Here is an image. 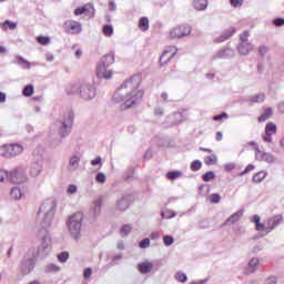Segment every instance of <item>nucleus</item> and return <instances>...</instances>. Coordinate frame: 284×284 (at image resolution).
I'll return each instance as SVG.
<instances>
[{
    "mask_svg": "<svg viewBox=\"0 0 284 284\" xmlns=\"http://www.w3.org/2000/svg\"><path fill=\"white\" fill-rule=\"evenodd\" d=\"M2 28L3 30H16L17 29V23L16 22H12L10 20H6L3 23H2Z\"/></svg>",
    "mask_w": 284,
    "mask_h": 284,
    "instance_id": "2f4dec72",
    "label": "nucleus"
},
{
    "mask_svg": "<svg viewBox=\"0 0 284 284\" xmlns=\"http://www.w3.org/2000/svg\"><path fill=\"white\" fill-rule=\"evenodd\" d=\"M260 159L261 161H266V163H272L274 161V158L268 153L260 152Z\"/></svg>",
    "mask_w": 284,
    "mask_h": 284,
    "instance_id": "f704fd0d",
    "label": "nucleus"
},
{
    "mask_svg": "<svg viewBox=\"0 0 284 284\" xmlns=\"http://www.w3.org/2000/svg\"><path fill=\"white\" fill-rule=\"evenodd\" d=\"M230 3L233 8H241V6H243V0H230Z\"/></svg>",
    "mask_w": 284,
    "mask_h": 284,
    "instance_id": "09e8293b",
    "label": "nucleus"
},
{
    "mask_svg": "<svg viewBox=\"0 0 284 284\" xmlns=\"http://www.w3.org/2000/svg\"><path fill=\"white\" fill-rule=\"evenodd\" d=\"M67 34H79L81 32V24L79 21L67 20L63 24Z\"/></svg>",
    "mask_w": 284,
    "mask_h": 284,
    "instance_id": "0eeeda50",
    "label": "nucleus"
},
{
    "mask_svg": "<svg viewBox=\"0 0 284 284\" xmlns=\"http://www.w3.org/2000/svg\"><path fill=\"white\" fill-rule=\"evenodd\" d=\"M48 272H59L61 270V267L54 265V264H50L47 267Z\"/></svg>",
    "mask_w": 284,
    "mask_h": 284,
    "instance_id": "603ef678",
    "label": "nucleus"
},
{
    "mask_svg": "<svg viewBox=\"0 0 284 284\" xmlns=\"http://www.w3.org/2000/svg\"><path fill=\"white\" fill-rule=\"evenodd\" d=\"M224 170H225L226 172H232V170H234V165H233V164H226V165L224 166Z\"/></svg>",
    "mask_w": 284,
    "mask_h": 284,
    "instance_id": "0e129e2a",
    "label": "nucleus"
},
{
    "mask_svg": "<svg viewBox=\"0 0 284 284\" xmlns=\"http://www.w3.org/2000/svg\"><path fill=\"white\" fill-rule=\"evenodd\" d=\"M175 280L179 282V283H185L187 281V275L183 272H178L175 274Z\"/></svg>",
    "mask_w": 284,
    "mask_h": 284,
    "instance_id": "c9c22d12",
    "label": "nucleus"
},
{
    "mask_svg": "<svg viewBox=\"0 0 284 284\" xmlns=\"http://www.w3.org/2000/svg\"><path fill=\"white\" fill-rule=\"evenodd\" d=\"M210 203H221V195L219 193H213L209 196Z\"/></svg>",
    "mask_w": 284,
    "mask_h": 284,
    "instance_id": "4c0bfd02",
    "label": "nucleus"
},
{
    "mask_svg": "<svg viewBox=\"0 0 284 284\" xmlns=\"http://www.w3.org/2000/svg\"><path fill=\"white\" fill-rule=\"evenodd\" d=\"M92 4H90V3H87V4H84L83 7H79V8H77L74 11H73V14L75 16V17H79V16H81V14H87V12H90V10H92Z\"/></svg>",
    "mask_w": 284,
    "mask_h": 284,
    "instance_id": "6ab92c4d",
    "label": "nucleus"
},
{
    "mask_svg": "<svg viewBox=\"0 0 284 284\" xmlns=\"http://www.w3.org/2000/svg\"><path fill=\"white\" fill-rule=\"evenodd\" d=\"M240 39L242 43H246L247 39H250V31H244L242 34H240Z\"/></svg>",
    "mask_w": 284,
    "mask_h": 284,
    "instance_id": "de8ad7c7",
    "label": "nucleus"
},
{
    "mask_svg": "<svg viewBox=\"0 0 284 284\" xmlns=\"http://www.w3.org/2000/svg\"><path fill=\"white\" fill-rule=\"evenodd\" d=\"M141 83H143V75L141 73L133 74L126 79L113 94V102L122 103L121 110H130V108L141 103L143 97H145V91L140 89Z\"/></svg>",
    "mask_w": 284,
    "mask_h": 284,
    "instance_id": "f257e3e1",
    "label": "nucleus"
},
{
    "mask_svg": "<svg viewBox=\"0 0 284 284\" xmlns=\"http://www.w3.org/2000/svg\"><path fill=\"white\" fill-rule=\"evenodd\" d=\"M274 26H276L277 28H281V26H284V19L283 18L275 19Z\"/></svg>",
    "mask_w": 284,
    "mask_h": 284,
    "instance_id": "5fc2aeb1",
    "label": "nucleus"
},
{
    "mask_svg": "<svg viewBox=\"0 0 284 284\" xmlns=\"http://www.w3.org/2000/svg\"><path fill=\"white\" fill-rule=\"evenodd\" d=\"M252 222L255 223V230L257 232H265V224L261 223V216L254 215Z\"/></svg>",
    "mask_w": 284,
    "mask_h": 284,
    "instance_id": "4be33fe9",
    "label": "nucleus"
},
{
    "mask_svg": "<svg viewBox=\"0 0 284 284\" xmlns=\"http://www.w3.org/2000/svg\"><path fill=\"white\" fill-rule=\"evenodd\" d=\"M74 121V113L69 112L62 122V128L60 129L61 136H68L70 134V129L72 128V123Z\"/></svg>",
    "mask_w": 284,
    "mask_h": 284,
    "instance_id": "6e6552de",
    "label": "nucleus"
},
{
    "mask_svg": "<svg viewBox=\"0 0 284 284\" xmlns=\"http://www.w3.org/2000/svg\"><path fill=\"white\" fill-rule=\"evenodd\" d=\"M276 124L274 122H268L265 126V134L263 136L266 143H272V135L276 133Z\"/></svg>",
    "mask_w": 284,
    "mask_h": 284,
    "instance_id": "9b49d317",
    "label": "nucleus"
},
{
    "mask_svg": "<svg viewBox=\"0 0 284 284\" xmlns=\"http://www.w3.org/2000/svg\"><path fill=\"white\" fill-rule=\"evenodd\" d=\"M68 258H70V253H68V252H62L58 255V261L60 263H65V261H68Z\"/></svg>",
    "mask_w": 284,
    "mask_h": 284,
    "instance_id": "ea45409f",
    "label": "nucleus"
},
{
    "mask_svg": "<svg viewBox=\"0 0 284 284\" xmlns=\"http://www.w3.org/2000/svg\"><path fill=\"white\" fill-rule=\"evenodd\" d=\"M34 260L30 258V260H23L22 261V270H26V267H28L27 271H24V274H30L32 272V270H34Z\"/></svg>",
    "mask_w": 284,
    "mask_h": 284,
    "instance_id": "a211bd4d",
    "label": "nucleus"
},
{
    "mask_svg": "<svg viewBox=\"0 0 284 284\" xmlns=\"http://www.w3.org/2000/svg\"><path fill=\"white\" fill-rule=\"evenodd\" d=\"M278 110H280V112H281L282 114H284V102H281V103L278 104Z\"/></svg>",
    "mask_w": 284,
    "mask_h": 284,
    "instance_id": "338daca9",
    "label": "nucleus"
},
{
    "mask_svg": "<svg viewBox=\"0 0 284 284\" xmlns=\"http://www.w3.org/2000/svg\"><path fill=\"white\" fill-rule=\"evenodd\" d=\"M99 163H101V156H98L91 161V165H99Z\"/></svg>",
    "mask_w": 284,
    "mask_h": 284,
    "instance_id": "e2e57ef3",
    "label": "nucleus"
},
{
    "mask_svg": "<svg viewBox=\"0 0 284 284\" xmlns=\"http://www.w3.org/2000/svg\"><path fill=\"white\" fill-rule=\"evenodd\" d=\"M37 41L40 43V45H48L50 43V39L45 36H39Z\"/></svg>",
    "mask_w": 284,
    "mask_h": 284,
    "instance_id": "58836bf2",
    "label": "nucleus"
},
{
    "mask_svg": "<svg viewBox=\"0 0 284 284\" xmlns=\"http://www.w3.org/2000/svg\"><path fill=\"white\" fill-rule=\"evenodd\" d=\"M23 196H26V190L19 186H14L13 189H11L10 197L13 201H20V199H23Z\"/></svg>",
    "mask_w": 284,
    "mask_h": 284,
    "instance_id": "4468645a",
    "label": "nucleus"
},
{
    "mask_svg": "<svg viewBox=\"0 0 284 284\" xmlns=\"http://www.w3.org/2000/svg\"><path fill=\"white\" fill-rule=\"evenodd\" d=\"M216 179V174L213 171H207L202 175V180L204 183H210V181H214Z\"/></svg>",
    "mask_w": 284,
    "mask_h": 284,
    "instance_id": "cd10ccee",
    "label": "nucleus"
},
{
    "mask_svg": "<svg viewBox=\"0 0 284 284\" xmlns=\"http://www.w3.org/2000/svg\"><path fill=\"white\" fill-rule=\"evenodd\" d=\"M163 243L164 245L170 246L172 245V243H174V237H172L171 235H164Z\"/></svg>",
    "mask_w": 284,
    "mask_h": 284,
    "instance_id": "79ce46f5",
    "label": "nucleus"
},
{
    "mask_svg": "<svg viewBox=\"0 0 284 284\" xmlns=\"http://www.w3.org/2000/svg\"><path fill=\"white\" fill-rule=\"evenodd\" d=\"M0 103H6V93L0 92Z\"/></svg>",
    "mask_w": 284,
    "mask_h": 284,
    "instance_id": "69168bd1",
    "label": "nucleus"
},
{
    "mask_svg": "<svg viewBox=\"0 0 284 284\" xmlns=\"http://www.w3.org/2000/svg\"><path fill=\"white\" fill-rule=\"evenodd\" d=\"M281 221H283V216L281 215H275L271 217L267 223L270 230H274V227H277L278 225H281Z\"/></svg>",
    "mask_w": 284,
    "mask_h": 284,
    "instance_id": "aec40b11",
    "label": "nucleus"
},
{
    "mask_svg": "<svg viewBox=\"0 0 284 284\" xmlns=\"http://www.w3.org/2000/svg\"><path fill=\"white\" fill-rule=\"evenodd\" d=\"M221 119H227V113L213 116V121H221Z\"/></svg>",
    "mask_w": 284,
    "mask_h": 284,
    "instance_id": "13d9d810",
    "label": "nucleus"
},
{
    "mask_svg": "<svg viewBox=\"0 0 284 284\" xmlns=\"http://www.w3.org/2000/svg\"><path fill=\"white\" fill-rule=\"evenodd\" d=\"M258 52H260V54H262V57L264 54H267V47H260Z\"/></svg>",
    "mask_w": 284,
    "mask_h": 284,
    "instance_id": "680f3d73",
    "label": "nucleus"
},
{
    "mask_svg": "<svg viewBox=\"0 0 284 284\" xmlns=\"http://www.w3.org/2000/svg\"><path fill=\"white\" fill-rule=\"evenodd\" d=\"M132 232V226H130V224H125L121 227L120 230V234L122 236H128V234H130Z\"/></svg>",
    "mask_w": 284,
    "mask_h": 284,
    "instance_id": "e433bc0d",
    "label": "nucleus"
},
{
    "mask_svg": "<svg viewBox=\"0 0 284 284\" xmlns=\"http://www.w3.org/2000/svg\"><path fill=\"white\" fill-rule=\"evenodd\" d=\"M239 52H241V54H247L248 50H245V45L244 44H240Z\"/></svg>",
    "mask_w": 284,
    "mask_h": 284,
    "instance_id": "052dcab7",
    "label": "nucleus"
},
{
    "mask_svg": "<svg viewBox=\"0 0 284 284\" xmlns=\"http://www.w3.org/2000/svg\"><path fill=\"white\" fill-rule=\"evenodd\" d=\"M159 236H160L159 232H153V233L151 234V239H153V240L159 239Z\"/></svg>",
    "mask_w": 284,
    "mask_h": 284,
    "instance_id": "774afa93",
    "label": "nucleus"
},
{
    "mask_svg": "<svg viewBox=\"0 0 284 284\" xmlns=\"http://www.w3.org/2000/svg\"><path fill=\"white\" fill-rule=\"evenodd\" d=\"M23 152V146L21 144H3L0 146V154L4 159H12L19 156Z\"/></svg>",
    "mask_w": 284,
    "mask_h": 284,
    "instance_id": "7ed1b4c3",
    "label": "nucleus"
},
{
    "mask_svg": "<svg viewBox=\"0 0 284 284\" xmlns=\"http://www.w3.org/2000/svg\"><path fill=\"white\" fill-rule=\"evenodd\" d=\"M7 179H9V181H11V183H24L26 181V171H23V169L21 168H17L14 170H12L11 172L7 173Z\"/></svg>",
    "mask_w": 284,
    "mask_h": 284,
    "instance_id": "20e7f679",
    "label": "nucleus"
},
{
    "mask_svg": "<svg viewBox=\"0 0 284 284\" xmlns=\"http://www.w3.org/2000/svg\"><path fill=\"white\" fill-rule=\"evenodd\" d=\"M138 28L141 30V32H148V30H150V19H148V17L140 18Z\"/></svg>",
    "mask_w": 284,
    "mask_h": 284,
    "instance_id": "dca6fc26",
    "label": "nucleus"
},
{
    "mask_svg": "<svg viewBox=\"0 0 284 284\" xmlns=\"http://www.w3.org/2000/svg\"><path fill=\"white\" fill-rule=\"evenodd\" d=\"M178 52L179 49H176V47H168L160 57V65H168V63L176 57Z\"/></svg>",
    "mask_w": 284,
    "mask_h": 284,
    "instance_id": "423d86ee",
    "label": "nucleus"
},
{
    "mask_svg": "<svg viewBox=\"0 0 284 284\" xmlns=\"http://www.w3.org/2000/svg\"><path fill=\"white\" fill-rule=\"evenodd\" d=\"M95 94V89L92 87V84H85L80 87V97L88 101L89 99H92Z\"/></svg>",
    "mask_w": 284,
    "mask_h": 284,
    "instance_id": "9d476101",
    "label": "nucleus"
},
{
    "mask_svg": "<svg viewBox=\"0 0 284 284\" xmlns=\"http://www.w3.org/2000/svg\"><path fill=\"white\" fill-rule=\"evenodd\" d=\"M201 168H203V163L199 160H195L191 163L192 172H199V170H201Z\"/></svg>",
    "mask_w": 284,
    "mask_h": 284,
    "instance_id": "473e14b6",
    "label": "nucleus"
},
{
    "mask_svg": "<svg viewBox=\"0 0 284 284\" xmlns=\"http://www.w3.org/2000/svg\"><path fill=\"white\" fill-rule=\"evenodd\" d=\"M102 32L105 37H112L114 34V28L110 24H105L102 29Z\"/></svg>",
    "mask_w": 284,
    "mask_h": 284,
    "instance_id": "7c9ffc66",
    "label": "nucleus"
},
{
    "mask_svg": "<svg viewBox=\"0 0 284 284\" xmlns=\"http://www.w3.org/2000/svg\"><path fill=\"white\" fill-rule=\"evenodd\" d=\"M67 192L68 194H77V185H69Z\"/></svg>",
    "mask_w": 284,
    "mask_h": 284,
    "instance_id": "6e6d98bb",
    "label": "nucleus"
},
{
    "mask_svg": "<svg viewBox=\"0 0 284 284\" xmlns=\"http://www.w3.org/2000/svg\"><path fill=\"white\" fill-rule=\"evenodd\" d=\"M236 32V29L234 27H231L229 30L224 32V39H230L234 33Z\"/></svg>",
    "mask_w": 284,
    "mask_h": 284,
    "instance_id": "c03bdc74",
    "label": "nucleus"
},
{
    "mask_svg": "<svg viewBox=\"0 0 284 284\" xmlns=\"http://www.w3.org/2000/svg\"><path fill=\"white\" fill-rule=\"evenodd\" d=\"M95 74L98 79H110L114 73L112 70H108L106 64H102L101 62L97 67Z\"/></svg>",
    "mask_w": 284,
    "mask_h": 284,
    "instance_id": "1a4fd4ad",
    "label": "nucleus"
},
{
    "mask_svg": "<svg viewBox=\"0 0 284 284\" xmlns=\"http://www.w3.org/2000/svg\"><path fill=\"white\" fill-rule=\"evenodd\" d=\"M217 162H219V158L214 153L204 158L205 165H216Z\"/></svg>",
    "mask_w": 284,
    "mask_h": 284,
    "instance_id": "b1692460",
    "label": "nucleus"
},
{
    "mask_svg": "<svg viewBox=\"0 0 284 284\" xmlns=\"http://www.w3.org/2000/svg\"><path fill=\"white\" fill-rule=\"evenodd\" d=\"M83 223V213L77 212L69 217L68 227L73 239H79L81 235V224Z\"/></svg>",
    "mask_w": 284,
    "mask_h": 284,
    "instance_id": "f03ea898",
    "label": "nucleus"
},
{
    "mask_svg": "<svg viewBox=\"0 0 284 284\" xmlns=\"http://www.w3.org/2000/svg\"><path fill=\"white\" fill-rule=\"evenodd\" d=\"M153 268L154 265L152 264V262H142L138 264V270L139 272H141V274H150V272H152Z\"/></svg>",
    "mask_w": 284,
    "mask_h": 284,
    "instance_id": "2eb2a0df",
    "label": "nucleus"
},
{
    "mask_svg": "<svg viewBox=\"0 0 284 284\" xmlns=\"http://www.w3.org/2000/svg\"><path fill=\"white\" fill-rule=\"evenodd\" d=\"M109 10L111 12H114L116 10V3H114V1L109 2Z\"/></svg>",
    "mask_w": 284,
    "mask_h": 284,
    "instance_id": "bf43d9fd",
    "label": "nucleus"
},
{
    "mask_svg": "<svg viewBox=\"0 0 284 284\" xmlns=\"http://www.w3.org/2000/svg\"><path fill=\"white\" fill-rule=\"evenodd\" d=\"M139 247L145 250V247H150V239H144L140 242Z\"/></svg>",
    "mask_w": 284,
    "mask_h": 284,
    "instance_id": "49530a36",
    "label": "nucleus"
},
{
    "mask_svg": "<svg viewBox=\"0 0 284 284\" xmlns=\"http://www.w3.org/2000/svg\"><path fill=\"white\" fill-rule=\"evenodd\" d=\"M254 170V165L253 164H248L245 170L241 173V176H243L244 174H250V172H252Z\"/></svg>",
    "mask_w": 284,
    "mask_h": 284,
    "instance_id": "8fccbe9b",
    "label": "nucleus"
},
{
    "mask_svg": "<svg viewBox=\"0 0 284 284\" xmlns=\"http://www.w3.org/2000/svg\"><path fill=\"white\" fill-rule=\"evenodd\" d=\"M81 159L77 155L72 156L69 162V170H77L79 168V162Z\"/></svg>",
    "mask_w": 284,
    "mask_h": 284,
    "instance_id": "bb28decb",
    "label": "nucleus"
},
{
    "mask_svg": "<svg viewBox=\"0 0 284 284\" xmlns=\"http://www.w3.org/2000/svg\"><path fill=\"white\" fill-rule=\"evenodd\" d=\"M22 94L24 97H32V94H34V87H32V84L27 85L23 91Z\"/></svg>",
    "mask_w": 284,
    "mask_h": 284,
    "instance_id": "72a5a7b5",
    "label": "nucleus"
},
{
    "mask_svg": "<svg viewBox=\"0 0 284 284\" xmlns=\"http://www.w3.org/2000/svg\"><path fill=\"white\" fill-rule=\"evenodd\" d=\"M182 173L180 171H171L166 174V179L169 181H176V179H181Z\"/></svg>",
    "mask_w": 284,
    "mask_h": 284,
    "instance_id": "c756f323",
    "label": "nucleus"
},
{
    "mask_svg": "<svg viewBox=\"0 0 284 284\" xmlns=\"http://www.w3.org/2000/svg\"><path fill=\"white\" fill-rule=\"evenodd\" d=\"M266 176H267L266 172L260 171L255 175H253V183H261V181H264Z\"/></svg>",
    "mask_w": 284,
    "mask_h": 284,
    "instance_id": "c85d7f7f",
    "label": "nucleus"
},
{
    "mask_svg": "<svg viewBox=\"0 0 284 284\" xmlns=\"http://www.w3.org/2000/svg\"><path fill=\"white\" fill-rule=\"evenodd\" d=\"M101 205H103V197H99L98 200L94 201L95 210H100Z\"/></svg>",
    "mask_w": 284,
    "mask_h": 284,
    "instance_id": "3c124183",
    "label": "nucleus"
},
{
    "mask_svg": "<svg viewBox=\"0 0 284 284\" xmlns=\"http://www.w3.org/2000/svg\"><path fill=\"white\" fill-rule=\"evenodd\" d=\"M190 32H192V29L190 28V26L182 24V26L174 27L170 31V37L171 39H181L182 37H187Z\"/></svg>",
    "mask_w": 284,
    "mask_h": 284,
    "instance_id": "39448f33",
    "label": "nucleus"
},
{
    "mask_svg": "<svg viewBox=\"0 0 284 284\" xmlns=\"http://www.w3.org/2000/svg\"><path fill=\"white\" fill-rule=\"evenodd\" d=\"M258 270V258L253 257L247 267L244 270V274L250 276V274H254Z\"/></svg>",
    "mask_w": 284,
    "mask_h": 284,
    "instance_id": "ddd939ff",
    "label": "nucleus"
},
{
    "mask_svg": "<svg viewBox=\"0 0 284 284\" xmlns=\"http://www.w3.org/2000/svg\"><path fill=\"white\" fill-rule=\"evenodd\" d=\"M243 217V211H239L236 213H233L226 221L225 225H234V223H237V221H241Z\"/></svg>",
    "mask_w": 284,
    "mask_h": 284,
    "instance_id": "f3484780",
    "label": "nucleus"
},
{
    "mask_svg": "<svg viewBox=\"0 0 284 284\" xmlns=\"http://www.w3.org/2000/svg\"><path fill=\"white\" fill-rule=\"evenodd\" d=\"M272 114H274L272 108H265L264 113L258 118L260 123H265L267 119H272Z\"/></svg>",
    "mask_w": 284,
    "mask_h": 284,
    "instance_id": "412c9836",
    "label": "nucleus"
},
{
    "mask_svg": "<svg viewBox=\"0 0 284 284\" xmlns=\"http://www.w3.org/2000/svg\"><path fill=\"white\" fill-rule=\"evenodd\" d=\"M133 199L132 195H125L118 201L116 207L120 212H125L128 207H130V203H132Z\"/></svg>",
    "mask_w": 284,
    "mask_h": 284,
    "instance_id": "f8f14e48",
    "label": "nucleus"
},
{
    "mask_svg": "<svg viewBox=\"0 0 284 284\" xmlns=\"http://www.w3.org/2000/svg\"><path fill=\"white\" fill-rule=\"evenodd\" d=\"M175 214L174 212L166 210L162 212V219H174Z\"/></svg>",
    "mask_w": 284,
    "mask_h": 284,
    "instance_id": "37998d69",
    "label": "nucleus"
},
{
    "mask_svg": "<svg viewBox=\"0 0 284 284\" xmlns=\"http://www.w3.org/2000/svg\"><path fill=\"white\" fill-rule=\"evenodd\" d=\"M92 276V268H85L83 272L84 278H90Z\"/></svg>",
    "mask_w": 284,
    "mask_h": 284,
    "instance_id": "4d7b16f0",
    "label": "nucleus"
},
{
    "mask_svg": "<svg viewBox=\"0 0 284 284\" xmlns=\"http://www.w3.org/2000/svg\"><path fill=\"white\" fill-rule=\"evenodd\" d=\"M251 103H263L265 101V93H258L250 98Z\"/></svg>",
    "mask_w": 284,
    "mask_h": 284,
    "instance_id": "a878e982",
    "label": "nucleus"
},
{
    "mask_svg": "<svg viewBox=\"0 0 284 284\" xmlns=\"http://www.w3.org/2000/svg\"><path fill=\"white\" fill-rule=\"evenodd\" d=\"M193 7L195 10H205L207 8V0H194Z\"/></svg>",
    "mask_w": 284,
    "mask_h": 284,
    "instance_id": "393cba45",
    "label": "nucleus"
},
{
    "mask_svg": "<svg viewBox=\"0 0 284 284\" xmlns=\"http://www.w3.org/2000/svg\"><path fill=\"white\" fill-rule=\"evenodd\" d=\"M103 65H112L114 63V53L110 52L102 57L101 62Z\"/></svg>",
    "mask_w": 284,
    "mask_h": 284,
    "instance_id": "5701e85b",
    "label": "nucleus"
},
{
    "mask_svg": "<svg viewBox=\"0 0 284 284\" xmlns=\"http://www.w3.org/2000/svg\"><path fill=\"white\" fill-rule=\"evenodd\" d=\"M95 181H97V183H105V181H106L105 174L98 173V175L95 176Z\"/></svg>",
    "mask_w": 284,
    "mask_h": 284,
    "instance_id": "a18cd8bd",
    "label": "nucleus"
},
{
    "mask_svg": "<svg viewBox=\"0 0 284 284\" xmlns=\"http://www.w3.org/2000/svg\"><path fill=\"white\" fill-rule=\"evenodd\" d=\"M8 171H0V183H3V181H6V179H8Z\"/></svg>",
    "mask_w": 284,
    "mask_h": 284,
    "instance_id": "864d4df0",
    "label": "nucleus"
},
{
    "mask_svg": "<svg viewBox=\"0 0 284 284\" xmlns=\"http://www.w3.org/2000/svg\"><path fill=\"white\" fill-rule=\"evenodd\" d=\"M17 62L19 63V65H23V68H30V63L28 62V60L23 59L21 55L17 57Z\"/></svg>",
    "mask_w": 284,
    "mask_h": 284,
    "instance_id": "a19ab883",
    "label": "nucleus"
}]
</instances>
